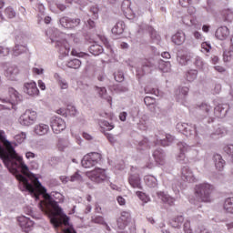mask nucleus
<instances>
[{"mask_svg":"<svg viewBox=\"0 0 233 233\" xmlns=\"http://www.w3.org/2000/svg\"><path fill=\"white\" fill-rule=\"evenodd\" d=\"M0 158L9 172L15 175L16 179L22 183L25 190L34 194L35 198L43 196L44 200L40 201L39 204L40 210L50 218V223L53 227H59L61 223L68 225V217L63 215V209L50 194L46 193V188L41 185L39 179L35 177L32 180V183L28 182V178L25 177L30 176L28 166L25 164L23 157L17 155L12 143L6 140L3 130H0ZM19 168L24 176L19 174Z\"/></svg>","mask_w":233,"mask_h":233,"instance_id":"obj_1","label":"nucleus"},{"mask_svg":"<svg viewBox=\"0 0 233 233\" xmlns=\"http://www.w3.org/2000/svg\"><path fill=\"white\" fill-rule=\"evenodd\" d=\"M200 110L206 114L208 117V123H214L215 119H223L227 116V112L228 109L227 108V105H221L215 106L214 110H212V106L208 104L202 103L199 106Z\"/></svg>","mask_w":233,"mask_h":233,"instance_id":"obj_2","label":"nucleus"},{"mask_svg":"<svg viewBox=\"0 0 233 233\" xmlns=\"http://www.w3.org/2000/svg\"><path fill=\"white\" fill-rule=\"evenodd\" d=\"M214 190H216V187L212 184H198L195 186V198L199 203H210Z\"/></svg>","mask_w":233,"mask_h":233,"instance_id":"obj_3","label":"nucleus"},{"mask_svg":"<svg viewBox=\"0 0 233 233\" xmlns=\"http://www.w3.org/2000/svg\"><path fill=\"white\" fill-rule=\"evenodd\" d=\"M86 176L95 183H103V181H106V179H108L106 170L101 167H96L94 170L87 172Z\"/></svg>","mask_w":233,"mask_h":233,"instance_id":"obj_4","label":"nucleus"},{"mask_svg":"<svg viewBox=\"0 0 233 233\" xmlns=\"http://www.w3.org/2000/svg\"><path fill=\"white\" fill-rule=\"evenodd\" d=\"M35 121H37V112L32 109L25 110L19 117V123L24 127H30Z\"/></svg>","mask_w":233,"mask_h":233,"instance_id":"obj_5","label":"nucleus"},{"mask_svg":"<svg viewBox=\"0 0 233 233\" xmlns=\"http://www.w3.org/2000/svg\"><path fill=\"white\" fill-rule=\"evenodd\" d=\"M7 92L8 96L5 98L0 97V101H3V103H8L9 106L6 108L10 110L14 108L15 105H17L21 99L19 98V92H17V90H15L14 87H9Z\"/></svg>","mask_w":233,"mask_h":233,"instance_id":"obj_6","label":"nucleus"},{"mask_svg":"<svg viewBox=\"0 0 233 233\" xmlns=\"http://www.w3.org/2000/svg\"><path fill=\"white\" fill-rule=\"evenodd\" d=\"M99 161H101V154L93 152L86 155L81 163L84 168H92V167H96Z\"/></svg>","mask_w":233,"mask_h":233,"instance_id":"obj_7","label":"nucleus"},{"mask_svg":"<svg viewBox=\"0 0 233 233\" xmlns=\"http://www.w3.org/2000/svg\"><path fill=\"white\" fill-rule=\"evenodd\" d=\"M177 130L186 136V137H190V136H198L196 132V126L188 125L187 123L179 122L177 124Z\"/></svg>","mask_w":233,"mask_h":233,"instance_id":"obj_8","label":"nucleus"},{"mask_svg":"<svg viewBox=\"0 0 233 233\" xmlns=\"http://www.w3.org/2000/svg\"><path fill=\"white\" fill-rule=\"evenodd\" d=\"M50 127L54 134H61L66 128V122L59 116H55L50 121Z\"/></svg>","mask_w":233,"mask_h":233,"instance_id":"obj_9","label":"nucleus"},{"mask_svg":"<svg viewBox=\"0 0 233 233\" xmlns=\"http://www.w3.org/2000/svg\"><path fill=\"white\" fill-rule=\"evenodd\" d=\"M60 25L64 28L73 30V28H77L81 25V19L79 18H70L68 16H63L60 18Z\"/></svg>","mask_w":233,"mask_h":233,"instance_id":"obj_10","label":"nucleus"},{"mask_svg":"<svg viewBox=\"0 0 233 233\" xmlns=\"http://www.w3.org/2000/svg\"><path fill=\"white\" fill-rule=\"evenodd\" d=\"M56 48H57L62 57H66L70 54V44L65 39L56 41Z\"/></svg>","mask_w":233,"mask_h":233,"instance_id":"obj_11","label":"nucleus"},{"mask_svg":"<svg viewBox=\"0 0 233 233\" xmlns=\"http://www.w3.org/2000/svg\"><path fill=\"white\" fill-rule=\"evenodd\" d=\"M180 177L182 181H187V183H196V181H198L196 176H194V172H192V169L188 167L181 168Z\"/></svg>","mask_w":233,"mask_h":233,"instance_id":"obj_12","label":"nucleus"},{"mask_svg":"<svg viewBox=\"0 0 233 233\" xmlns=\"http://www.w3.org/2000/svg\"><path fill=\"white\" fill-rule=\"evenodd\" d=\"M17 221L22 230H24V232L25 233L30 232V230H32V228L34 227V221L25 216L18 217Z\"/></svg>","mask_w":233,"mask_h":233,"instance_id":"obj_13","label":"nucleus"},{"mask_svg":"<svg viewBox=\"0 0 233 233\" xmlns=\"http://www.w3.org/2000/svg\"><path fill=\"white\" fill-rule=\"evenodd\" d=\"M152 68H154V61L144 59L142 60V67L141 70L137 69V76H145V74H150L152 72Z\"/></svg>","mask_w":233,"mask_h":233,"instance_id":"obj_14","label":"nucleus"},{"mask_svg":"<svg viewBox=\"0 0 233 233\" xmlns=\"http://www.w3.org/2000/svg\"><path fill=\"white\" fill-rule=\"evenodd\" d=\"M130 221V213L127 211H123L121 213V216L116 221V225L120 230H125L127 228V225H128V222Z\"/></svg>","mask_w":233,"mask_h":233,"instance_id":"obj_15","label":"nucleus"},{"mask_svg":"<svg viewBox=\"0 0 233 233\" xmlns=\"http://www.w3.org/2000/svg\"><path fill=\"white\" fill-rule=\"evenodd\" d=\"M5 76L10 81H15V79H17V76H19V67L15 66H8L5 70Z\"/></svg>","mask_w":233,"mask_h":233,"instance_id":"obj_16","label":"nucleus"},{"mask_svg":"<svg viewBox=\"0 0 233 233\" xmlns=\"http://www.w3.org/2000/svg\"><path fill=\"white\" fill-rule=\"evenodd\" d=\"M157 137V145H161V147H168L174 141V137L168 134H159Z\"/></svg>","mask_w":233,"mask_h":233,"instance_id":"obj_17","label":"nucleus"},{"mask_svg":"<svg viewBox=\"0 0 233 233\" xmlns=\"http://www.w3.org/2000/svg\"><path fill=\"white\" fill-rule=\"evenodd\" d=\"M25 92L28 96H39V89L37 88V84L35 82H28L25 84Z\"/></svg>","mask_w":233,"mask_h":233,"instance_id":"obj_18","label":"nucleus"},{"mask_svg":"<svg viewBox=\"0 0 233 233\" xmlns=\"http://www.w3.org/2000/svg\"><path fill=\"white\" fill-rule=\"evenodd\" d=\"M228 35H230V30L227 26L218 27L215 33V36L217 39H219V41H225Z\"/></svg>","mask_w":233,"mask_h":233,"instance_id":"obj_19","label":"nucleus"},{"mask_svg":"<svg viewBox=\"0 0 233 233\" xmlns=\"http://www.w3.org/2000/svg\"><path fill=\"white\" fill-rule=\"evenodd\" d=\"M177 147L179 150V154L177 157V161H185V159H186L185 154L187 152H188V150H190V147H188V145H187L183 142H179L177 144Z\"/></svg>","mask_w":233,"mask_h":233,"instance_id":"obj_20","label":"nucleus"},{"mask_svg":"<svg viewBox=\"0 0 233 233\" xmlns=\"http://www.w3.org/2000/svg\"><path fill=\"white\" fill-rule=\"evenodd\" d=\"M128 183L132 188H138L143 190V186L141 185V177L139 175H130L128 177Z\"/></svg>","mask_w":233,"mask_h":233,"instance_id":"obj_21","label":"nucleus"},{"mask_svg":"<svg viewBox=\"0 0 233 233\" xmlns=\"http://www.w3.org/2000/svg\"><path fill=\"white\" fill-rule=\"evenodd\" d=\"M34 132L36 136H46L50 132V127L46 124L40 123L35 126Z\"/></svg>","mask_w":233,"mask_h":233,"instance_id":"obj_22","label":"nucleus"},{"mask_svg":"<svg viewBox=\"0 0 233 233\" xmlns=\"http://www.w3.org/2000/svg\"><path fill=\"white\" fill-rule=\"evenodd\" d=\"M157 196L158 199H161V201H163V203L169 205V207L174 206L176 199H174V198H172V197H169L165 192H163V191L157 192Z\"/></svg>","mask_w":233,"mask_h":233,"instance_id":"obj_23","label":"nucleus"},{"mask_svg":"<svg viewBox=\"0 0 233 233\" xmlns=\"http://www.w3.org/2000/svg\"><path fill=\"white\" fill-rule=\"evenodd\" d=\"M158 70L162 72L163 74H168V72H171L172 70V65L168 61H164L163 59H160L158 61Z\"/></svg>","mask_w":233,"mask_h":233,"instance_id":"obj_24","label":"nucleus"},{"mask_svg":"<svg viewBox=\"0 0 233 233\" xmlns=\"http://www.w3.org/2000/svg\"><path fill=\"white\" fill-rule=\"evenodd\" d=\"M213 159L217 170H218V172H221V170L225 168V161L223 159V157H221V155L219 154H217L214 156Z\"/></svg>","mask_w":233,"mask_h":233,"instance_id":"obj_25","label":"nucleus"},{"mask_svg":"<svg viewBox=\"0 0 233 233\" xmlns=\"http://www.w3.org/2000/svg\"><path fill=\"white\" fill-rule=\"evenodd\" d=\"M144 181L149 188H156L157 187V178L156 177L148 175L144 177Z\"/></svg>","mask_w":233,"mask_h":233,"instance_id":"obj_26","label":"nucleus"},{"mask_svg":"<svg viewBox=\"0 0 233 233\" xmlns=\"http://www.w3.org/2000/svg\"><path fill=\"white\" fill-rule=\"evenodd\" d=\"M172 42L175 45H183L185 43V33L183 32H177L173 36H172Z\"/></svg>","mask_w":233,"mask_h":233,"instance_id":"obj_27","label":"nucleus"},{"mask_svg":"<svg viewBox=\"0 0 233 233\" xmlns=\"http://www.w3.org/2000/svg\"><path fill=\"white\" fill-rule=\"evenodd\" d=\"M153 157H155L156 163H158V165H164L165 164V154L161 150H155L153 153Z\"/></svg>","mask_w":233,"mask_h":233,"instance_id":"obj_28","label":"nucleus"},{"mask_svg":"<svg viewBox=\"0 0 233 233\" xmlns=\"http://www.w3.org/2000/svg\"><path fill=\"white\" fill-rule=\"evenodd\" d=\"M97 94L102 99H106L107 103H109L110 106H112V96H106V88L105 87H96Z\"/></svg>","mask_w":233,"mask_h":233,"instance_id":"obj_29","label":"nucleus"},{"mask_svg":"<svg viewBox=\"0 0 233 233\" xmlns=\"http://www.w3.org/2000/svg\"><path fill=\"white\" fill-rule=\"evenodd\" d=\"M89 52L93 56H99L100 54H103V46L99 44L95 43L90 46Z\"/></svg>","mask_w":233,"mask_h":233,"instance_id":"obj_30","label":"nucleus"},{"mask_svg":"<svg viewBox=\"0 0 233 233\" xmlns=\"http://www.w3.org/2000/svg\"><path fill=\"white\" fill-rule=\"evenodd\" d=\"M137 149L138 152H145L147 150H150V146L148 145V139L144 138L142 141H140L137 147Z\"/></svg>","mask_w":233,"mask_h":233,"instance_id":"obj_31","label":"nucleus"},{"mask_svg":"<svg viewBox=\"0 0 233 233\" xmlns=\"http://www.w3.org/2000/svg\"><path fill=\"white\" fill-rule=\"evenodd\" d=\"M112 34L115 35H121L123 32H125V27L123 26V22H118L116 25L111 29Z\"/></svg>","mask_w":233,"mask_h":233,"instance_id":"obj_32","label":"nucleus"},{"mask_svg":"<svg viewBox=\"0 0 233 233\" xmlns=\"http://www.w3.org/2000/svg\"><path fill=\"white\" fill-rule=\"evenodd\" d=\"M67 68H74L77 70V68H81V60L75 58L66 62Z\"/></svg>","mask_w":233,"mask_h":233,"instance_id":"obj_33","label":"nucleus"},{"mask_svg":"<svg viewBox=\"0 0 233 233\" xmlns=\"http://www.w3.org/2000/svg\"><path fill=\"white\" fill-rule=\"evenodd\" d=\"M224 209L229 214H233V197L226 198L224 202Z\"/></svg>","mask_w":233,"mask_h":233,"instance_id":"obj_34","label":"nucleus"},{"mask_svg":"<svg viewBox=\"0 0 233 233\" xmlns=\"http://www.w3.org/2000/svg\"><path fill=\"white\" fill-rule=\"evenodd\" d=\"M69 221H70V219L67 221V225L62 221V223L59 226H54V227H55V228H57L59 227H63V225H64L65 227H66V228L63 229L64 233H77V232H76V229H74V227L70 226Z\"/></svg>","mask_w":233,"mask_h":233,"instance_id":"obj_35","label":"nucleus"},{"mask_svg":"<svg viewBox=\"0 0 233 233\" xmlns=\"http://www.w3.org/2000/svg\"><path fill=\"white\" fill-rule=\"evenodd\" d=\"M131 2L130 0H124L121 5L122 11L124 14H130L132 9L130 8Z\"/></svg>","mask_w":233,"mask_h":233,"instance_id":"obj_36","label":"nucleus"},{"mask_svg":"<svg viewBox=\"0 0 233 233\" xmlns=\"http://www.w3.org/2000/svg\"><path fill=\"white\" fill-rule=\"evenodd\" d=\"M198 77V70H190L186 73L187 81L192 82Z\"/></svg>","mask_w":233,"mask_h":233,"instance_id":"obj_37","label":"nucleus"},{"mask_svg":"<svg viewBox=\"0 0 233 233\" xmlns=\"http://www.w3.org/2000/svg\"><path fill=\"white\" fill-rule=\"evenodd\" d=\"M26 139V133L21 132L15 136V141L18 145H21V143H25V140Z\"/></svg>","mask_w":233,"mask_h":233,"instance_id":"obj_38","label":"nucleus"},{"mask_svg":"<svg viewBox=\"0 0 233 233\" xmlns=\"http://www.w3.org/2000/svg\"><path fill=\"white\" fill-rule=\"evenodd\" d=\"M177 61L179 65H182L183 66H185L186 65H188V61H190V56L182 55L180 56H177Z\"/></svg>","mask_w":233,"mask_h":233,"instance_id":"obj_39","label":"nucleus"},{"mask_svg":"<svg viewBox=\"0 0 233 233\" xmlns=\"http://www.w3.org/2000/svg\"><path fill=\"white\" fill-rule=\"evenodd\" d=\"M188 87H182L180 89H178L177 92H178V95L177 96V101H179V99H185V96L188 94Z\"/></svg>","mask_w":233,"mask_h":233,"instance_id":"obj_40","label":"nucleus"},{"mask_svg":"<svg viewBox=\"0 0 233 233\" xmlns=\"http://www.w3.org/2000/svg\"><path fill=\"white\" fill-rule=\"evenodd\" d=\"M223 59H224L225 63L233 61V49L229 50V51H225L223 54Z\"/></svg>","mask_w":233,"mask_h":233,"instance_id":"obj_41","label":"nucleus"},{"mask_svg":"<svg viewBox=\"0 0 233 233\" xmlns=\"http://www.w3.org/2000/svg\"><path fill=\"white\" fill-rule=\"evenodd\" d=\"M25 52V46H15L13 49V56L17 57V56H21Z\"/></svg>","mask_w":233,"mask_h":233,"instance_id":"obj_42","label":"nucleus"},{"mask_svg":"<svg viewBox=\"0 0 233 233\" xmlns=\"http://www.w3.org/2000/svg\"><path fill=\"white\" fill-rule=\"evenodd\" d=\"M136 195L137 196V198H139V199H141V201H143L144 203H148L149 201V198L148 196H147V194H145L142 191H137Z\"/></svg>","mask_w":233,"mask_h":233,"instance_id":"obj_43","label":"nucleus"},{"mask_svg":"<svg viewBox=\"0 0 233 233\" xmlns=\"http://www.w3.org/2000/svg\"><path fill=\"white\" fill-rule=\"evenodd\" d=\"M5 14L9 19H14V17H15V11H14V8L12 7H6Z\"/></svg>","mask_w":233,"mask_h":233,"instance_id":"obj_44","label":"nucleus"},{"mask_svg":"<svg viewBox=\"0 0 233 233\" xmlns=\"http://www.w3.org/2000/svg\"><path fill=\"white\" fill-rule=\"evenodd\" d=\"M144 103L147 106H151V105H156V98L152 96H146L144 98Z\"/></svg>","mask_w":233,"mask_h":233,"instance_id":"obj_45","label":"nucleus"},{"mask_svg":"<svg viewBox=\"0 0 233 233\" xmlns=\"http://www.w3.org/2000/svg\"><path fill=\"white\" fill-rule=\"evenodd\" d=\"M61 163V158L57 157H52L49 159V165H51V167H56V165Z\"/></svg>","mask_w":233,"mask_h":233,"instance_id":"obj_46","label":"nucleus"},{"mask_svg":"<svg viewBox=\"0 0 233 233\" xmlns=\"http://www.w3.org/2000/svg\"><path fill=\"white\" fill-rule=\"evenodd\" d=\"M69 181H83V177H81L78 172H76L73 176L69 177Z\"/></svg>","mask_w":233,"mask_h":233,"instance_id":"obj_47","label":"nucleus"},{"mask_svg":"<svg viewBox=\"0 0 233 233\" xmlns=\"http://www.w3.org/2000/svg\"><path fill=\"white\" fill-rule=\"evenodd\" d=\"M222 15H224L225 21H230V19H232L233 17V13L232 11L228 9L226 11H223Z\"/></svg>","mask_w":233,"mask_h":233,"instance_id":"obj_48","label":"nucleus"},{"mask_svg":"<svg viewBox=\"0 0 233 233\" xmlns=\"http://www.w3.org/2000/svg\"><path fill=\"white\" fill-rule=\"evenodd\" d=\"M71 55H72V56H76V57H86H86H89V55H88V54H86V53H79V52H77V50H76V49H73V50L71 51Z\"/></svg>","mask_w":233,"mask_h":233,"instance_id":"obj_49","label":"nucleus"},{"mask_svg":"<svg viewBox=\"0 0 233 233\" xmlns=\"http://www.w3.org/2000/svg\"><path fill=\"white\" fill-rule=\"evenodd\" d=\"M223 150L226 152V154L231 156V157H233V145L225 146Z\"/></svg>","mask_w":233,"mask_h":233,"instance_id":"obj_50","label":"nucleus"},{"mask_svg":"<svg viewBox=\"0 0 233 233\" xmlns=\"http://www.w3.org/2000/svg\"><path fill=\"white\" fill-rule=\"evenodd\" d=\"M8 54H10V49H8L7 47L0 46V56L1 57H5V56H8Z\"/></svg>","mask_w":233,"mask_h":233,"instance_id":"obj_51","label":"nucleus"},{"mask_svg":"<svg viewBox=\"0 0 233 233\" xmlns=\"http://www.w3.org/2000/svg\"><path fill=\"white\" fill-rule=\"evenodd\" d=\"M194 0H179V5H181L184 8H187L192 5Z\"/></svg>","mask_w":233,"mask_h":233,"instance_id":"obj_52","label":"nucleus"},{"mask_svg":"<svg viewBox=\"0 0 233 233\" xmlns=\"http://www.w3.org/2000/svg\"><path fill=\"white\" fill-rule=\"evenodd\" d=\"M184 232L185 233H193L192 228L190 227V221H186L184 223Z\"/></svg>","mask_w":233,"mask_h":233,"instance_id":"obj_53","label":"nucleus"},{"mask_svg":"<svg viewBox=\"0 0 233 233\" xmlns=\"http://www.w3.org/2000/svg\"><path fill=\"white\" fill-rule=\"evenodd\" d=\"M201 48H202V52H207V53H208V52H210V48H212V47H211L210 45L208 44L207 42H203V43L201 44Z\"/></svg>","mask_w":233,"mask_h":233,"instance_id":"obj_54","label":"nucleus"},{"mask_svg":"<svg viewBox=\"0 0 233 233\" xmlns=\"http://www.w3.org/2000/svg\"><path fill=\"white\" fill-rule=\"evenodd\" d=\"M115 79L118 82L121 83L125 79V76L123 75L122 72H118L117 74H115Z\"/></svg>","mask_w":233,"mask_h":233,"instance_id":"obj_55","label":"nucleus"},{"mask_svg":"<svg viewBox=\"0 0 233 233\" xmlns=\"http://www.w3.org/2000/svg\"><path fill=\"white\" fill-rule=\"evenodd\" d=\"M93 221H94V223H97L98 225H106L105 218H103V217H101V216L96 217L93 219Z\"/></svg>","mask_w":233,"mask_h":233,"instance_id":"obj_56","label":"nucleus"},{"mask_svg":"<svg viewBox=\"0 0 233 233\" xmlns=\"http://www.w3.org/2000/svg\"><path fill=\"white\" fill-rule=\"evenodd\" d=\"M58 85L62 90H66V88H68V83L66 80H59Z\"/></svg>","mask_w":233,"mask_h":233,"instance_id":"obj_57","label":"nucleus"},{"mask_svg":"<svg viewBox=\"0 0 233 233\" xmlns=\"http://www.w3.org/2000/svg\"><path fill=\"white\" fill-rule=\"evenodd\" d=\"M102 127H105L107 130H113V128H114V125H112L108 121H103Z\"/></svg>","mask_w":233,"mask_h":233,"instance_id":"obj_58","label":"nucleus"},{"mask_svg":"<svg viewBox=\"0 0 233 233\" xmlns=\"http://www.w3.org/2000/svg\"><path fill=\"white\" fill-rule=\"evenodd\" d=\"M183 216H178L175 218V223H177V225H175L177 228L181 226V224L183 223Z\"/></svg>","mask_w":233,"mask_h":233,"instance_id":"obj_59","label":"nucleus"},{"mask_svg":"<svg viewBox=\"0 0 233 233\" xmlns=\"http://www.w3.org/2000/svg\"><path fill=\"white\" fill-rule=\"evenodd\" d=\"M195 65H196V66H198V68H201V66H203V60L201 59V57H199V56H197V57H196Z\"/></svg>","mask_w":233,"mask_h":233,"instance_id":"obj_60","label":"nucleus"},{"mask_svg":"<svg viewBox=\"0 0 233 233\" xmlns=\"http://www.w3.org/2000/svg\"><path fill=\"white\" fill-rule=\"evenodd\" d=\"M116 201H117L118 205H120L122 207L127 205V200L121 196L116 198Z\"/></svg>","mask_w":233,"mask_h":233,"instance_id":"obj_61","label":"nucleus"},{"mask_svg":"<svg viewBox=\"0 0 233 233\" xmlns=\"http://www.w3.org/2000/svg\"><path fill=\"white\" fill-rule=\"evenodd\" d=\"M145 92L146 94H154L155 96H157V94H159V90L154 89V88L151 90H148V87L145 88Z\"/></svg>","mask_w":233,"mask_h":233,"instance_id":"obj_62","label":"nucleus"},{"mask_svg":"<svg viewBox=\"0 0 233 233\" xmlns=\"http://www.w3.org/2000/svg\"><path fill=\"white\" fill-rule=\"evenodd\" d=\"M149 32H150V35H151L152 39H157V32H156V30H154V28L150 27Z\"/></svg>","mask_w":233,"mask_h":233,"instance_id":"obj_63","label":"nucleus"},{"mask_svg":"<svg viewBox=\"0 0 233 233\" xmlns=\"http://www.w3.org/2000/svg\"><path fill=\"white\" fill-rule=\"evenodd\" d=\"M127 112H121V113L119 114V119H120V121H127Z\"/></svg>","mask_w":233,"mask_h":233,"instance_id":"obj_64","label":"nucleus"}]
</instances>
